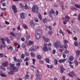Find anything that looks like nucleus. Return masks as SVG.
Masks as SVG:
<instances>
[{
    "instance_id": "nucleus-1",
    "label": "nucleus",
    "mask_w": 80,
    "mask_h": 80,
    "mask_svg": "<svg viewBox=\"0 0 80 80\" xmlns=\"http://www.w3.org/2000/svg\"><path fill=\"white\" fill-rule=\"evenodd\" d=\"M9 65L10 66V67H11V68H12V70L13 72H16L18 71V70L19 69V67L16 68V67L14 66V65H15L14 64H12L10 63L9 64Z\"/></svg>"
},
{
    "instance_id": "nucleus-2",
    "label": "nucleus",
    "mask_w": 80,
    "mask_h": 80,
    "mask_svg": "<svg viewBox=\"0 0 80 80\" xmlns=\"http://www.w3.org/2000/svg\"><path fill=\"white\" fill-rule=\"evenodd\" d=\"M32 12H35L36 13H38V6L36 5H34L32 8Z\"/></svg>"
},
{
    "instance_id": "nucleus-3",
    "label": "nucleus",
    "mask_w": 80,
    "mask_h": 80,
    "mask_svg": "<svg viewBox=\"0 0 80 80\" xmlns=\"http://www.w3.org/2000/svg\"><path fill=\"white\" fill-rule=\"evenodd\" d=\"M55 13V11L53 10H51L48 13V15L49 17L51 18L52 19H53V16H52V15H54V14Z\"/></svg>"
},
{
    "instance_id": "nucleus-4",
    "label": "nucleus",
    "mask_w": 80,
    "mask_h": 80,
    "mask_svg": "<svg viewBox=\"0 0 80 80\" xmlns=\"http://www.w3.org/2000/svg\"><path fill=\"white\" fill-rule=\"evenodd\" d=\"M12 8L13 10H14V13H17L18 12V11L17 10V8H16V6L14 5H13L12 6Z\"/></svg>"
},
{
    "instance_id": "nucleus-5",
    "label": "nucleus",
    "mask_w": 80,
    "mask_h": 80,
    "mask_svg": "<svg viewBox=\"0 0 80 80\" xmlns=\"http://www.w3.org/2000/svg\"><path fill=\"white\" fill-rule=\"evenodd\" d=\"M39 48V47L38 46H34V48H32V49H29V51L31 52H32V51H35L36 50V49H38Z\"/></svg>"
},
{
    "instance_id": "nucleus-6",
    "label": "nucleus",
    "mask_w": 80,
    "mask_h": 80,
    "mask_svg": "<svg viewBox=\"0 0 80 80\" xmlns=\"http://www.w3.org/2000/svg\"><path fill=\"white\" fill-rule=\"evenodd\" d=\"M1 41H2V43H3L2 44V47H6V44H5V40L3 38H1Z\"/></svg>"
},
{
    "instance_id": "nucleus-7",
    "label": "nucleus",
    "mask_w": 80,
    "mask_h": 80,
    "mask_svg": "<svg viewBox=\"0 0 80 80\" xmlns=\"http://www.w3.org/2000/svg\"><path fill=\"white\" fill-rule=\"evenodd\" d=\"M2 65L4 67H8V62H5L3 63H2Z\"/></svg>"
},
{
    "instance_id": "nucleus-8",
    "label": "nucleus",
    "mask_w": 80,
    "mask_h": 80,
    "mask_svg": "<svg viewBox=\"0 0 80 80\" xmlns=\"http://www.w3.org/2000/svg\"><path fill=\"white\" fill-rule=\"evenodd\" d=\"M60 69H61L60 72L62 73H63L64 72V71L65 70V69L64 68V67L62 66H60Z\"/></svg>"
},
{
    "instance_id": "nucleus-9",
    "label": "nucleus",
    "mask_w": 80,
    "mask_h": 80,
    "mask_svg": "<svg viewBox=\"0 0 80 80\" xmlns=\"http://www.w3.org/2000/svg\"><path fill=\"white\" fill-rule=\"evenodd\" d=\"M10 35H11L12 36H13L15 37H16V35H17V33L16 32H10Z\"/></svg>"
},
{
    "instance_id": "nucleus-10",
    "label": "nucleus",
    "mask_w": 80,
    "mask_h": 80,
    "mask_svg": "<svg viewBox=\"0 0 80 80\" xmlns=\"http://www.w3.org/2000/svg\"><path fill=\"white\" fill-rule=\"evenodd\" d=\"M42 78V75H38L37 76L36 80H40Z\"/></svg>"
},
{
    "instance_id": "nucleus-11",
    "label": "nucleus",
    "mask_w": 80,
    "mask_h": 80,
    "mask_svg": "<svg viewBox=\"0 0 80 80\" xmlns=\"http://www.w3.org/2000/svg\"><path fill=\"white\" fill-rule=\"evenodd\" d=\"M42 38H43V39L44 40L45 42H50V39L48 38H45V37L44 36H42Z\"/></svg>"
},
{
    "instance_id": "nucleus-12",
    "label": "nucleus",
    "mask_w": 80,
    "mask_h": 80,
    "mask_svg": "<svg viewBox=\"0 0 80 80\" xmlns=\"http://www.w3.org/2000/svg\"><path fill=\"white\" fill-rule=\"evenodd\" d=\"M36 38L37 40H39L40 38V34H37L36 35Z\"/></svg>"
},
{
    "instance_id": "nucleus-13",
    "label": "nucleus",
    "mask_w": 80,
    "mask_h": 80,
    "mask_svg": "<svg viewBox=\"0 0 80 80\" xmlns=\"http://www.w3.org/2000/svg\"><path fill=\"white\" fill-rule=\"evenodd\" d=\"M16 35H17V37L18 40H20V36H21V34H20V33H17V34H16Z\"/></svg>"
},
{
    "instance_id": "nucleus-14",
    "label": "nucleus",
    "mask_w": 80,
    "mask_h": 80,
    "mask_svg": "<svg viewBox=\"0 0 80 80\" xmlns=\"http://www.w3.org/2000/svg\"><path fill=\"white\" fill-rule=\"evenodd\" d=\"M30 25H31L32 27H34L35 26V24L33 23V21H31L30 22Z\"/></svg>"
},
{
    "instance_id": "nucleus-15",
    "label": "nucleus",
    "mask_w": 80,
    "mask_h": 80,
    "mask_svg": "<svg viewBox=\"0 0 80 80\" xmlns=\"http://www.w3.org/2000/svg\"><path fill=\"white\" fill-rule=\"evenodd\" d=\"M68 75L71 77H73V76L74 75L73 72H71L68 73Z\"/></svg>"
},
{
    "instance_id": "nucleus-16",
    "label": "nucleus",
    "mask_w": 80,
    "mask_h": 80,
    "mask_svg": "<svg viewBox=\"0 0 80 80\" xmlns=\"http://www.w3.org/2000/svg\"><path fill=\"white\" fill-rule=\"evenodd\" d=\"M33 42L31 41H30L27 44L28 46H30L31 45H32V44H33Z\"/></svg>"
},
{
    "instance_id": "nucleus-17",
    "label": "nucleus",
    "mask_w": 80,
    "mask_h": 80,
    "mask_svg": "<svg viewBox=\"0 0 80 80\" xmlns=\"http://www.w3.org/2000/svg\"><path fill=\"white\" fill-rule=\"evenodd\" d=\"M38 34H41L42 33V29H38L37 31Z\"/></svg>"
},
{
    "instance_id": "nucleus-18",
    "label": "nucleus",
    "mask_w": 80,
    "mask_h": 80,
    "mask_svg": "<svg viewBox=\"0 0 80 80\" xmlns=\"http://www.w3.org/2000/svg\"><path fill=\"white\" fill-rule=\"evenodd\" d=\"M25 15V13L23 12H22L20 14V17L21 18H22V19H23V18H25V17H24V16Z\"/></svg>"
},
{
    "instance_id": "nucleus-19",
    "label": "nucleus",
    "mask_w": 80,
    "mask_h": 80,
    "mask_svg": "<svg viewBox=\"0 0 80 80\" xmlns=\"http://www.w3.org/2000/svg\"><path fill=\"white\" fill-rule=\"evenodd\" d=\"M73 59H74V58H73V56L72 55H71L70 57L69 58V60L70 62H72V61H73Z\"/></svg>"
},
{
    "instance_id": "nucleus-20",
    "label": "nucleus",
    "mask_w": 80,
    "mask_h": 80,
    "mask_svg": "<svg viewBox=\"0 0 80 80\" xmlns=\"http://www.w3.org/2000/svg\"><path fill=\"white\" fill-rule=\"evenodd\" d=\"M43 50L44 52H48V49L47 47H44L43 48Z\"/></svg>"
},
{
    "instance_id": "nucleus-21",
    "label": "nucleus",
    "mask_w": 80,
    "mask_h": 80,
    "mask_svg": "<svg viewBox=\"0 0 80 80\" xmlns=\"http://www.w3.org/2000/svg\"><path fill=\"white\" fill-rule=\"evenodd\" d=\"M60 4L61 5L62 9V10H65V8H64V4H63L62 2L60 3Z\"/></svg>"
},
{
    "instance_id": "nucleus-22",
    "label": "nucleus",
    "mask_w": 80,
    "mask_h": 80,
    "mask_svg": "<svg viewBox=\"0 0 80 80\" xmlns=\"http://www.w3.org/2000/svg\"><path fill=\"white\" fill-rule=\"evenodd\" d=\"M76 55H77V56H79V55H80V51L78 50H77L76 51Z\"/></svg>"
},
{
    "instance_id": "nucleus-23",
    "label": "nucleus",
    "mask_w": 80,
    "mask_h": 80,
    "mask_svg": "<svg viewBox=\"0 0 80 80\" xmlns=\"http://www.w3.org/2000/svg\"><path fill=\"white\" fill-rule=\"evenodd\" d=\"M65 18L66 21L68 22V20L70 19V17L68 16H66L65 17Z\"/></svg>"
},
{
    "instance_id": "nucleus-24",
    "label": "nucleus",
    "mask_w": 80,
    "mask_h": 80,
    "mask_svg": "<svg viewBox=\"0 0 80 80\" xmlns=\"http://www.w3.org/2000/svg\"><path fill=\"white\" fill-rule=\"evenodd\" d=\"M55 45L56 48H58L59 47V44H58V42H56Z\"/></svg>"
},
{
    "instance_id": "nucleus-25",
    "label": "nucleus",
    "mask_w": 80,
    "mask_h": 80,
    "mask_svg": "<svg viewBox=\"0 0 80 80\" xmlns=\"http://www.w3.org/2000/svg\"><path fill=\"white\" fill-rule=\"evenodd\" d=\"M37 58L39 60H41L42 59V56L40 55H38L37 56Z\"/></svg>"
},
{
    "instance_id": "nucleus-26",
    "label": "nucleus",
    "mask_w": 80,
    "mask_h": 80,
    "mask_svg": "<svg viewBox=\"0 0 80 80\" xmlns=\"http://www.w3.org/2000/svg\"><path fill=\"white\" fill-rule=\"evenodd\" d=\"M75 7L78 8H80V4L79 5L77 4H75L74 5Z\"/></svg>"
},
{
    "instance_id": "nucleus-27",
    "label": "nucleus",
    "mask_w": 80,
    "mask_h": 80,
    "mask_svg": "<svg viewBox=\"0 0 80 80\" xmlns=\"http://www.w3.org/2000/svg\"><path fill=\"white\" fill-rule=\"evenodd\" d=\"M47 67L48 68H51V69L53 68V65H49L48 64L47 65Z\"/></svg>"
},
{
    "instance_id": "nucleus-28",
    "label": "nucleus",
    "mask_w": 80,
    "mask_h": 80,
    "mask_svg": "<svg viewBox=\"0 0 80 80\" xmlns=\"http://www.w3.org/2000/svg\"><path fill=\"white\" fill-rule=\"evenodd\" d=\"M64 48L65 49H67V48H68V45H67V44H64Z\"/></svg>"
},
{
    "instance_id": "nucleus-29",
    "label": "nucleus",
    "mask_w": 80,
    "mask_h": 80,
    "mask_svg": "<svg viewBox=\"0 0 80 80\" xmlns=\"http://www.w3.org/2000/svg\"><path fill=\"white\" fill-rule=\"evenodd\" d=\"M52 33H53V32L52 30L49 31L48 32V35H52Z\"/></svg>"
},
{
    "instance_id": "nucleus-30",
    "label": "nucleus",
    "mask_w": 80,
    "mask_h": 80,
    "mask_svg": "<svg viewBox=\"0 0 80 80\" xmlns=\"http://www.w3.org/2000/svg\"><path fill=\"white\" fill-rule=\"evenodd\" d=\"M45 60H46V62H47V63H49V62H50V59H49V58H45Z\"/></svg>"
},
{
    "instance_id": "nucleus-31",
    "label": "nucleus",
    "mask_w": 80,
    "mask_h": 80,
    "mask_svg": "<svg viewBox=\"0 0 80 80\" xmlns=\"http://www.w3.org/2000/svg\"><path fill=\"white\" fill-rule=\"evenodd\" d=\"M38 17L39 19H40V20H42V15H41L40 14H38Z\"/></svg>"
},
{
    "instance_id": "nucleus-32",
    "label": "nucleus",
    "mask_w": 80,
    "mask_h": 80,
    "mask_svg": "<svg viewBox=\"0 0 80 80\" xmlns=\"http://www.w3.org/2000/svg\"><path fill=\"white\" fill-rule=\"evenodd\" d=\"M59 33H61V34H62L63 36H64L65 35V34H64V32L62 31V30H60L59 31Z\"/></svg>"
},
{
    "instance_id": "nucleus-33",
    "label": "nucleus",
    "mask_w": 80,
    "mask_h": 80,
    "mask_svg": "<svg viewBox=\"0 0 80 80\" xmlns=\"http://www.w3.org/2000/svg\"><path fill=\"white\" fill-rule=\"evenodd\" d=\"M22 27H23V28H25L26 29H27V28H28V27H27V25H26L25 24H23Z\"/></svg>"
},
{
    "instance_id": "nucleus-34",
    "label": "nucleus",
    "mask_w": 80,
    "mask_h": 80,
    "mask_svg": "<svg viewBox=\"0 0 80 80\" xmlns=\"http://www.w3.org/2000/svg\"><path fill=\"white\" fill-rule=\"evenodd\" d=\"M24 8L26 10H27V9H28V6H27V4H26L24 6Z\"/></svg>"
},
{
    "instance_id": "nucleus-35",
    "label": "nucleus",
    "mask_w": 80,
    "mask_h": 80,
    "mask_svg": "<svg viewBox=\"0 0 80 80\" xmlns=\"http://www.w3.org/2000/svg\"><path fill=\"white\" fill-rule=\"evenodd\" d=\"M1 77H6V75H5V73L4 72H2L1 74Z\"/></svg>"
},
{
    "instance_id": "nucleus-36",
    "label": "nucleus",
    "mask_w": 80,
    "mask_h": 80,
    "mask_svg": "<svg viewBox=\"0 0 80 80\" xmlns=\"http://www.w3.org/2000/svg\"><path fill=\"white\" fill-rule=\"evenodd\" d=\"M6 40L7 41L8 43H11V41H10V40L8 39V38H6Z\"/></svg>"
},
{
    "instance_id": "nucleus-37",
    "label": "nucleus",
    "mask_w": 80,
    "mask_h": 80,
    "mask_svg": "<svg viewBox=\"0 0 80 80\" xmlns=\"http://www.w3.org/2000/svg\"><path fill=\"white\" fill-rule=\"evenodd\" d=\"M30 54H31V57H35V54H34L33 53V52H31V53H30Z\"/></svg>"
},
{
    "instance_id": "nucleus-38",
    "label": "nucleus",
    "mask_w": 80,
    "mask_h": 80,
    "mask_svg": "<svg viewBox=\"0 0 80 80\" xmlns=\"http://www.w3.org/2000/svg\"><path fill=\"white\" fill-rule=\"evenodd\" d=\"M54 64H55V65H58V61H57V59H55L54 60Z\"/></svg>"
},
{
    "instance_id": "nucleus-39",
    "label": "nucleus",
    "mask_w": 80,
    "mask_h": 80,
    "mask_svg": "<svg viewBox=\"0 0 80 80\" xmlns=\"http://www.w3.org/2000/svg\"><path fill=\"white\" fill-rule=\"evenodd\" d=\"M63 42L64 43H67H67H68V40H66V39L64 40Z\"/></svg>"
},
{
    "instance_id": "nucleus-40",
    "label": "nucleus",
    "mask_w": 80,
    "mask_h": 80,
    "mask_svg": "<svg viewBox=\"0 0 80 80\" xmlns=\"http://www.w3.org/2000/svg\"><path fill=\"white\" fill-rule=\"evenodd\" d=\"M74 45H75L76 47H77L78 45V42L76 41H75L74 42Z\"/></svg>"
},
{
    "instance_id": "nucleus-41",
    "label": "nucleus",
    "mask_w": 80,
    "mask_h": 80,
    "mask_svg": "<svg viewBox=\"0 0 80 80\" xmlns=\"http://www.w3.org/2000/svg\"><path fill=\"white\" fill-rule=\"evenodd\" d=\"M43 21L44 23H47V19L46 18L44 19L43 20Z\"/></svg>"
},
{
    "instance_id": "nucleus-42",
    "label": "nucleus",
    "mask_w": 80,
    "mask_h": 80,
    "mask_svg": "<svg viewBox=\"0 0 80 80\" xmlns=\"http://www.w3.org/2000/svg\"><path fill=\"white\" fill-rule=\"evenodd\" d=\"M8 74L9 75H13V74H14V72L13 71H11L9 72Z\"/></svg>"
},
{
    "instance_id": "nucleus-43",
    "label": "nucleus",
    "mask_w": 80,
    "mask_h": 80,
    "mask_svg": "<svg viewBox=\"0 0 80 80\" xmlns=\"http://www.w3.org/2000/svg\"><path fill=\"white\" fill-rule=\"evenodd\" d=\"M28 77H29V75L28 74L26 75L25 77V78L26 79H28Z\"/></svg>"
},
{
    "instance_id": "nucleus-44",
    "label": "nucleus",
    "mask_w": 80,
    "mask_h": 80,
    "mask_svg": "<svg viewBox=\"0 0 80 80\" xmlns=\"http://www.w3.org/2000/svg\"><path fill=\"white\" fill-rule=\"evenodd\" d=\"M34 20L35 22H38V19L37 18H34Z\"/></svg>"
},
{
    "instance_id": "nucleus-45",
    "label": "nucleus",
    "mask_w": 80,
    "mask_h": 80,
    "mask_svg": "<svg viewBox=\"0 0 80 80\" xmlns=\"http://www.w3.org/2000/svg\"><path fill=\"white\" fill-rule=\"evenodd\" d=\"M74 63L76 65H78V61H77V60H75L74 61Z\"/></svg>"
},
{
    "instance_id": "nucleus-46",
    "label": "nucleus",
    "mask_w": 80,
    "mask_h": 80,
    "mask_svg": "<svg viewBox=\"0 0 80 80\" xmlns=\"http://www.w3.org/2000/svg\"><path fill=\"white\" fill-rule=\"evenodd\" d=\"M32 60L33 61V65H35V62H36V60L35 59H32Z\"/></svg>"
},
{
    "instance_id": "nucleus-47",
    "label": "nucleus",
    "mask_w": 80,
    "mask_h": 80,
    "mask_svg": "<svg viewBox=\"0 0 80 80\" xmlns=\"http://www.w3.org/2000/svg\"><path fill=\"white\" fill-rule=\"evenodd\" d=\"M25 54H22L21 55V58H25Z\"/></svg>"
},
{
    "instance_id": "nucleus-48",
    "label": "nucleus",
    "mask_w": 80,
    "mask_h": 80,
    "mask_svg": "<svg viewBox=\"0 0 80 80\" xmlns=\"http://www.w3.org/2000/svg\"><path fill=\"white\" fill-rule=\"evenodd\" d=\"M25 54L27 56H28L29 55H30V53H29L28 52H25Z\"/></svg>"
},
{
    "instance_id": "nucleus-49",
    "label": "nucleus",
    "mask_w": 80,
    "mask_h": 80,
    "mask_svg": "<svg viewBox=\"0 0 80 80\" xmlns=\"http://www.w3.org/2000/svg\"><path fill=\"white\" fill-rule=\"evenodd\" d=\"M39 63H41V64H43V63H44V62L43 61L41 60L39 61Z\"/></svg>"
},
{
    "instance_id": "nucleus-50",
    "label": "nucleus",
    "mask_w": 80,
    "mask_h": 80,
    "mask_svg": "<svg viewBox=\"0 0 80 80\" xmlns=\"http://www.w3.org/2000/svg\"><path fill=\"white\" fill-rule=\"evenodd\" d=\"M1 68L2 70H6V68H4L2 66H1Z\"/></svg>"
},
{
    "instance_id": "nucleus-51",
    "label": "nucleus",
    "mask_w": 80,
    "mask_h": 80,
    "mask_svg": "<svg viewBox=\"0 0 80 80\" xmlns=\"http://www.w3.org/2000/svg\"><path fill=\"white\" fill-rule=\"evenodd\" d=\"M20 65H21V63H17L16 64V65H17V67H20Z\"/></svg>"
},
{
    "instance_id": "nucleus-52",
    "label": "nucleus",
    "mask_w": 80,
    "mask_h": 80,
    "mask_svg": "<svg viewBox=\"0 0 80 80\" xmlns=\"http://www.w3.org/2000/svg\"><path fill=\"white\" fill-rule=\"evenodd\" d=\"M20 8H23V4L21 3L20 4Z\"/></svg>"
},
{
    "instance_id": "nucleus-53",
    "label": "nucleus",
    "mask_w": 80,
    "mask_h": 80,
    "mask_svg": "<svg viewBox=\"0 0 80 80\" xmlns=\"http://www.w3.org/2000/svg\"><path fill=\"white\" fill-rule=\"evenodd\" d=\"M8 50H13V48H12V47H10L8 48Z\"/></svg>"
},
{
    "instance_id": "nucleus-54",
    "label": "nucleus",
    "mask_w": 80,
    "mask_h": 80,
    "mask_svg": "<svg viewBox=\"0 0 80 80\" xmlns=\"http://www.w3.org/2000/svg\"><path fill=\"white\" fill-rule=\"evenodd\" d=\"M22 48H26L25 45L24 44H22Z\"/></svg>"
},
{
    "instance_id": "nucleus-55",
    "label": "nucleus",
    "mask_w": 80,
    "mask_h": 80,
    "mask_svg": "<svg viewBox=\"0 0 80 80\" xmlns=\"http://www.w3.org/2000/svg\"><path fill=\"white\" fill-rule=\"evenodd\" d=\"M17 29L18 30H20V25H19L17 27Z\"/></svg>"
},
{
    "instance_id": "nucleus-56",
    "label": "nucleus",
    "mask_w": 80,
    "mask_h": 80,
    "mask_svg": "<svg viewBox=\"0 0 80 80\" xmlns=\"http://www.w3.org/2000/svg\"><path fill=\"white\" fill-rule=\"evenodd\" d=\"M74 21H75V19L74 18L72 19L71 21V23L72 24H73Z\"/></svg>"
},
{
    "instance_id": "nucleus-57",
    "label": "nucleus",
    "mask_w": 80,
    "mask_h": 80,
    "mask_svg": "<svg viewBox=\"0 0 80 80\" xmlns=\"http://www.w3.org/2000/svg\"><path fill=\"white\" fill-rule=\"evenodd\" d=\"M26 37V38H29L30 37V36L29 35H27Z\"/></svg>"
},
{
    "instance_id": "nucleus-58",
    "label": "nucleus",
    "mask_w": 80,
    "mask_h": 80,
    "mask_svg": "<svg viewBox=\"0 0 80 80\" xmlns=\"http://www.w3.org/2000/svg\"><path fill=\"white\" fill-rule=\"evenodd\" d=\"M67 21H63V23L64 25H65V24H67Z\"/></svg>"
},
{
    "instance_id": "nucleus-59",
    "label": "nucleus",
    "mask_w": 80,
    "mask_h": 80,
    "mask_svg": "<svg viewBox=\"0 0 80 80\" xmlns=\"http://www.w3.org/2000/svg\"><path fill=\"white\" fill-rule=\"evenodd\" d=\"M55 52H56V50H55L54 49L52 50V53L53 54H55Z\"/></svg>"
},
{
    "instance_id": "nucleus-60",
    "label": "nucleus",
    "mask_w": 80,
    "mask_h": 80,
    "mask_svg": "<svg viewBox=\"0 0 80 80\" xmlns=\"http://www.w3.org/2000/svg\"><path fill=\"white\" fill-rule=\"evenodd\" d=\"M13 59H14V60L15 61V62H17V58H16V57H13Z\"/></svg>"
},
{
    "instance_id": "nucleus-61",
    "label": "nucleus",
    "mask_w": 80,
    "mask_h": 80,
    "mask_svg": "<svg viewBox=\"0 0 80 80\" xmlns=\"http://www.w3.org/2000/svg\"><path fill=\"white\" fill-rule=\"evenodd\" d=\"M5 23L7 25H9L10 24V22H8L7 21H6L5 22Z\"/></svg>"
},
{
    "instance_id": "nucleus-62",
    "label": "nucleus",
    "mask_w": 80,
    "mask_h": 80,
    "mask_svg": "<svg viewBox=\"0 0 80 80\" xmlns=\"http://www.w3.org/2000/svg\"><path fill=\"white\" fill-rule=\"evenodd\" d=\"M16 62H21L22 60L20 59H17Z\"/></svg>"
},
{
    "instance_id": "nucleus-63",
    "label": "nucleus",
    "mask_w": 80,
    "mask_h": 80,
    "mask_svg": "<svg viewBox=\"0 0 80 80\" xmlns=\"http://www.w3.org/2000/svg\"><path fill=\"white\" fill-rule=\"evenodd\" d=\"M73 10H78V9L77 8H72Z\"/></svg>"
},
{
    "instance_id": "nucleus-64",
    "label": "nucleus",
    "mask_w": 80,
    "mask_h": 80,
    "mask_svg": "<svg viewBox=\"0 0 80 80\" xmlns=\"http://www.w3.org/2000/svg\"><path fill=\"white\" fill-rule=\"evenodd\" d=\"M78 20H80V14H79L78 16Z\"/></svg>"
}]
</instances>
